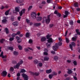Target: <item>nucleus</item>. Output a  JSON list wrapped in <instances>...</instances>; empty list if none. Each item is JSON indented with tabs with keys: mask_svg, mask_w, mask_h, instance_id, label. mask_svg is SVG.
I'll return each mask as SVG.
<instances>
[{
	"mask_svg": "<svg viewBox=\"0 0 80 80\" xmlns=\"http://www.w3.org/2000/svg\"><path fill=\"white\" fill-rule=\"evenodd\" d=\"M52 48L54 51L58 50V43H56L55 45L52 47Z\"/></svg>",
	"mask_w": 80,
	"mask_h": 80,
	"instance_id": "1",
	"label": "nucleus"
},
{
	"mask_svg": "<svg viewBox=\"0 0 80 80\" xmlns=\"http://www.w3.org/2000/svg\"><path fill=\"white\" fill-rule=\"evenodd\" d=\"M16 38L17 39V41H18V40H19V39H20V37H18V36H16Z\"/></svg>",
	"mask_w": 80,
	"mask_h": 80,
	"instance_id": "60",
	"label": "nucleus"
},
{
	"mask_svg": "<svg viewBox=\"0 0 80 80\" xmlns=\"http://www.w3.org/2000/svg\"><path fill=\"white\" fill-rule=\"evenodd\" d=\"M9 12H10V10H8L5 13V15H8V14H9Z\"/></svg>",
	"mask_w": 80,
	"mask_h": 80,
	"instance_id": "24",
	"label": "nucleus"
},
{
	"mask_svg": "<svg viewBox=\"0 0 80 80\" xmlns=\"http://www.w3.org/2000/svg\"><path fill=\"white\" fill-rule=\"evenodd\" d=\"M39 66L40 67H42V66L43 65V64H42V63L41 62H39Z\"/></svg>",
	"mask_w": 80,
	"mask_h": 80,
	"instance_id": "47",
	"label": "nucleus"
},
{
	"mask_svg": "<svg viewBox=\"0 0 80 80\" xmlns=\"http://www.w3.org/2000/svg\"><path fill=\"white\" fill-rule=\"evenodd\" d=\"M57 15H58L59 17H61V16H62V14H61L60 13H58Z\"/></svg>",
	"mask_w": 80,
	"mask_h": 80,
	"instance_id": "62",
	"label": "nucleus"
},
{
	"mask_svg": "<svg viewBox=\"0 0 80 80\" xmlns=\"http://www.w3.org/2000/svg\"><path fill=\"white\" fill-rule=\"evenodd\" d=\"M13 54L14 55H18V52L14 51L13 52Z\"/></svg>",
	"mask_w": 80,
	"mask_h": 80,
	"instance_id": "40",
	"label": "nucleus"
},
{
	"mask_svg": "<svg viewBox=\"0 0 80 80\" xmlns=\"http://www.w3.org/2000/svg\"><path fill=\"white\" fill-rule=\"evenodd\" d=\"M31 17L33 19H35L36 18V16H37V14L35 12H33L31 14Z\"/></svg>",
	"mask_w": 80,
	"mask_h": 80,
	"instance_id": "5",
	"label": "nucleus"
},
{
	"mask_svg": "<svg viewBox=\"0 0 80 80\" xmlns=\"http://www.w3.org/2000/svg\"><path fill=\"white\" fill-rule=\"evenodd\" d=\"M31 75H35V76H38L40 75V73L33 72H30Z\"/></svg>",
	"mask_w": 80,
	"mask_h": 80,
	"instance_id": "6",
	"label": "nucleus"
},
{
	"mask_svg": "<svg viewBox=\"0 0 80 80\" xmlns=\"http://www.w3.org/2000/svg\"><path fill=\"white\" fill-rule=\"evenodd\" d=\"M16 35H17L16 34L13 33L12 34V38H13V37H15V36H16Z\"/></svg>",
	"mask_w": 80,
	"mask_h": 80,
	"instance_id": "41",
	"label": "nucleus"
},
{
	"mask_svg": "<svg viewBox=\"0 0 80 80\" xmlns=\"http://www.w3.org/2000/svg\"><path fill=\"white\" fill-rule=\"evenodd\" d=\"M33 42V41L32 39H29V43H31Z\"/></svg>",
	"mask_w": 80,
	"mask_h": 80,
	"instance_id": "55",
	"label": "nucleus"
},
{
	"mask_svg": "<svg viewBox=\"0 0 80 80\" xmlns=\"http://www.w3.org/2000/svg\"><path fill=\"white\" fill-rule=\"evenodd\" d=\"M22 76L24 80H28V76L27 74L25 73H23L22 74Z\"/></svg>",
	"mask_w": 80,
	"mask_h": 80,
	"instance_id": "4",
	"label": "nucleus"
},
{
	"mask_svg": "<svg viewBox=\"0 0 80 80\" xmlns=\"http://www.w3.org/2000/svg\"><path fill=\"white\" fill-rule=\"evenodd\" d=\"M12 25L15 27H17L18 25V23L17 22H14L12 23Z\"/></svg>",
	"mask_w": 80,
	"mask_h": 80,
	"instance_id": "20",
	"label": "nucleus"
},
{
	"mask_svg": "<svg viewBox=\"0 0 80 80\" xmlns=\"http://www.w3.org/2000/svg\"><path fill=\"white\" fill-rule=\"evenodd\" d=\"M5 30L6 34H8L9 33V31L8 30V28H6Z\"/></svg>",
	"mask_w": 80,
	"mask_h": 80,
	"instance_id": "16",
	"label": "nucleus"
},
{
	"mask_svg": "<svg viewBox=\"0 0 80 80\" xmlns=\"http://www.w3.org/2000/svg\"><path fill=\"white\" fill-rule=\"evenodd\" d=\"M73 63L74 65H77V62L76 61H74L73 62Z\"/></svg>",
	"mask_w": 80,
	"mask_h": 80,
	"instance_id": "38",
	"label": "nucleus"
},
{
	"mask_svg": "<svg viewBox=\"0 0 80 80\" xmlns=\"http://www.w3.org/2000/svg\"><path fill=\"white\" fill-rule=\"evenodd\" d=\"M54 26V25L53 24H51L49 25V27L50 28H52Z\"/></svg>",
	"mask_w": 80,
	"mask_h": 80,
	"instance_id": "46",
	"label": "nucleus"
},
{
	"mask_svg": "<svg viewBox=\"0 0 80 80\" xmlns=\"http://www.w3.org/2000/svg\"><path fill=\"white\" fill-rule=\"evenodd\" d=\"M32 7L33 6H30L29 7V8H28V11H30V10L32 8Z\"/></svg>",
	"mask_w": 80,
	"mask_h": 80,
	"instance_id": "29",
	"label": "nucleus"
},
{
	"mask_svg": "<svg viewBox=\"0 0 80 80\" xmlns=\"http://www.w3.org/2000/svg\"><path fill=\"white\" fill-rule=\"evenodd\" d=\"M51 44H52L51 43H49L48 42L46 43V46L48 48H50V47L51 46Z\"/></svg>",
	"mask_w": 80,
	"mask_h": 80,
	"instance_id": "17",
	"label": "nucleus"
},
{
	"mask_svg": "<svg viewBox=\"0 0 80 80\" xmlns=\"http://www.w3.org/2000/svg\"><path fill=\"white\" fill-rule=\"evenodd\" d=\"M75 43L74 42H72L71 43V44H69V47L70 48H71V50H73V47H75L76 46Z\"/></svg>",
	"mask_w": 80,
	"mask_h": 80,
	"instance_id": "3",
	"label": "nucleus"
},
{
	"mask_svg": "<svg viewBox=\"0 0 80 80\" xmlns=\"http://www.w3.org/2000/svg\"><path fill=\"white\" fill-rule=\"evenodd\" d=\"M42 19V18L40 17H38L37 18L36 20L38 21H41Z\"/></svg>",
	"mask_w": 80,
	"mask_h": 80,
	"instance_id": "13",
	"label": "nucleus"
},
{
	"mask_svg": "<svg viewBox=\"0 0 80 80\" xmlns=\"http://www.w3.org/2000/svg\"><path fill=\"white\" fill-rule=\"evenodd\" d=\"M64 80H70L69 77H68L66 78Z\"/></svg>",
	"mask_w": 80,
	"mask_h": 80,
	"instance_id": "64",
	"label": "nucleus"
},
{
	"mask_svg": "<svg viewBox=\"0 0 80 80\" xmlns=\"http://www.w3.org/2000/svg\"><path fill=\"white\" fill-rule=\"evenodd\" d=\"M12 63H13V64H16L17 63V61H12Z\"/></svg>",
	"mask_w": 80,
	"mask_h": 80,
	"instance_id": "50",
	"label": "nucleus"
},
{
	"mask_svg": "<svg viewBox=\"0 0 80 80\" xmlns=\"http://www.w3.org/2000/svg\"><path fill=\"white\" fill-rule=\"evenodd\" d=\"M50 15H48L47 17V19H46V21H45L46 23L48 24L50 22Z\"/></svg>",
	"mask_w": 80,
	"mask_h": 80,
	"instance_id": "2",
	"label": "nucleus"
},
{
	"mask_svg": "<svg viewBox=\"0 0 80 80\" xmlns=\"http://www.w3.org/2000/svg\"><path fill=\"white\" fill-rule=\"evenodd\" d=\"M46 40H47V39L45 37H43L41 38V42H45V41H46Z\"/></svg>",
	"mask_w": 80,
	"mask_h": 80,
	"instance_id": "12",
	"label": "nucleus"
},
{
	"mask_svg": "<svg viewBox=\"0 0 80 80\" xmlns=\"http://www.w3.org/2000/svg\"><path fill=\"white\" fill-rule=\"evenodd\" d=\"M53 75L52 74H50L49 75V78L50 79H52V77H53Z\"/></svg>",
	"mask_w": 80,
	"mask_h": 80,
	"instance_id": "34",
	"label": "nucleus"
},
{
	"mask_svg": "<svg viewBox=\"0 0 80 80\" xmlns=\"http://www.w3.org/2000/svg\"><path fill=\"white\" fill-rule=\"evenodd\" d=\"M20 16H22V15H23V12H22V11H21L20 12H19Z\"/></svg>",
	"mask_w": 80,
	"mask_h": 80,
	"instance_id": "43",
	"label": "nucleus"
},
{
	"mask_svg": "<svg viewBox=\"0 0 80 80\" xmlns=\"http://www.w3.org/2000/svg\"><path fill=\"white\" fill-rule=\"evenodd\" d=\"M51 2V0H47V2L48 3H50V2Z\"/></svg>",
	"mask_w": 80,
	"mask_h": 80,
	"instance_id": "58",
	"label": "nucleus"
},
{
	"mask_svg": "<svg viewBox=\"0 0 80 80\" xmlns=\"http://www.w3.org/2000/svg\"><path fill=\"white\" fill-rule=\"evenodd\" d=\"M8 49L11 51H13V48L12 47H8Z\"/></svg>",
	"mask_w": 80,
	"mask_h": 80,
	"instance_id": "33",
	"label": "nucleus"
},
{
	"mask_svg": "<svg viewBox=\"0 0 80 80\" xmlns=\"http://www.w3.org/2000/svg\"><path fill=\"white\" fill-rule=\"evenodd\" d=\"M72 41H74V42H75V41H77V38H74V37H73L72 38Z\"/></svg>",
	"mask_w": 80,
	"mask_h": 80,
	"instance_id": "30",
	"label": "nucleus"
},
{
	"mask_svg": "<svg viewBox=\"0 0 80 80\" xmlns=\"http://www.w3.org/2000/svg\"><path fill=\"white\" fill-rule=\"evenodd\" d=\"M34 25L35 27H39L41 25V23H36L34 24Z\"/></svg>",
	"mask_w": 80,
	"mask_h": 80,
	"instance_id": "11",
	"label": "nucleus"
},
{
	"mask_svg": "<svg viewBox=\"0 0 80 80\" xmlns=\"http://www.w3.org/2000/svg\"><path fill=\"white\" fill-rule=\"evenodd\" d=\"M77 11L78 12H80V8H77Z\"/></svg>",
	"mask_w": 80,
	"mask_h": 80,
	"instance_id": "63",
	"label": "nucleus"
},
{
	"mask_svg": "<svg viewBox=\"0 0 80 80\" xmlns=\"http://www.w3.org/2000/svg\"><path fill=\"white\" fill-rule=\"evenodd\" d=\"M15 10L17 12H20V9H19V8L18 7H16L15 8Z\"/></svg>",
	"mask_w": 80,
	"mask_h": 80,
	"instance_id": "23",
	"label": "nucleus"
},
{
	"mask_svg": "<svg viewBox=\"0 0 80 80\" xmlns=\"http://www.w3.org/2000/svg\"><path fill=\"white\" fill-rule=\"evenodd\" d=\"M45 61H48L49 60V58L48 57H45L44 58Z\"/></svg>",
	"mask_w": 80,
	"mask_h": 80,
	"instance_id": "25",
	"label": "nucleus"
},
{
	"mask_svg": "<svg viewBox=\"0 0 80 80\" xmlns=\"http://www.w3.org/2000/svg\"><path fill=\"white\" fill-rule=\"evenodd\" d=\"M54 59L55 60H58V57L57 56H56L54 57Z\"/></svg>",
	"mask_w": 80,
	"mask_h": 80,
	"instance_id": "42",
	"label": "nucleus"
},
{
	"mask_svg": "<svg viewBox=\"0 0 80 80\" xmlns=\"http://www.w3.org/2000/svg\"><path fill=\"white\" fill-rule=\"evenodd\" d=\"M65 15H68V11H66L65 12Z\"/></svg>",
	"mask_w": 80,
	"mask_h": 80,
	"instance_id": "57",
	"label": "nucleus"
},
{
	"mask_svg": "<svg viewBox=\"0 0 80 80\" xmlns=\"http://www.w3.org/2000/svg\"><path fill=\"white\" fill-rule=\"evenodd\" d=\"M48 43H53V40H52V38H50L48 40Z\"/></svg>",
	"mask_w": 80,
	"mask_h": 80,
	"instance_id": "9",
	"label": "nucleus"
},
{
	"mask_svg": "<svg viewBox=\"0 0 80 80\" xmlns=\"http://www.w3.org/2000/svg\"><path fill=\"white\" fill-rule=\"evenodd\" d=\"M28 58L29 60H32L33 59V57H28Z\"/></svg>",
	"mask_w": 80,
	"mask_h": 80,
	"instance_id": "54",
	"label": "nucleus"
},
{
	"mask_svg": "<svg viewBox=\"0 0 80 80\" xmlns=\"http://www.w3.org/2000/svg\"><path fill=\"white\" fill-rule=\"evenodd\" d=\"M2 77H6L7 75V72L5 71H4L1 73Z\"/></svg>",
	"mask_w": 80,
	"mask_h": 80,
	"instance_id": "7",
	"label": "nucleus"
},
{
	"mask_svg": "<svg viewBox=\"0 0 80 80\" xmlns=\"http://www.w3.org/2000/svg\"><path fill=\"white\" fill-rule=\"evenodd\" d=\"M17 76L18 77H20V73H18L17 74Z\"/></svg>",
	"mask_w": 80,
	"mask_h": 80,
	"instance_id": "61",
	"label": "nucleus"
},
{
	"mask_svg": "<svg viewBox=\"0 0 80 80\" xmlns=\"http://www.w3.org/2000/svg\"><path fill=\"white\" fill-rule=\"evenodd\" d=\"M33 62L35 64H37L38 63V61L37 60H34Z\"/></svg>",
	"mask_w": 80,
	"mask_h": 80,
	"instance_id": "56",
	"label": "nucleus"
},
{
	"mask_svg": "<svg viewBox=\"0 0 80 80\" xmlns=\"http://www.w3.org/2000/svg\"><path fill=\"white\" fill-rule=\"evenodd\" d=\"M18 48L20 50H22V47L20 45H18Z\"/></svg>",
	"mask_w": 80,
	"mask_h": 80,
	"instance_id": "35",
	"label": "nucleus"
},
{
	"mask_svg": "<svg viewBox=\"0 0 80 80\" xmlns=\"http://www.w3.org/2000/svg\"><path fill=\"white\" fill-rule=\"evenodd\" d=\"M11 20L12 22H13V21H14V18L13 17H12L11 18Z\"/></svg>",
	"mask_w": 80,
	"mask_h": 80,
	"instance_id": "53",
	"label": "nucleus"
},
{
	"mask_svg": "<svg viewBox=\"0 0 80 80\" xmlns=\"http://www.w3.org/2000/svg\"><path fill=\"white\" fill-rule=\"evenodd\" d=\"M43 20L42 21V22L43 23H44L45 22V21H46V20H47V17H43Z\"/></svg>",
	"mask_w": 80,
	"mask_h": 80,
	"instance_id": "18",
	"label": "nucleus"
},
{
	"mask_svg": "<svg viewBox=\"0 0 80 80\" xmlns=\"http://www.w3.org/2000/svg\"><path fill=\"white\" fill-rule=\"evenodd\" d=\"M20 33H21V32L20 31H18L17 33H16V35H20Z\"/></svg>",
	"mask_w": 80,
	"mask_h": 80,
	"instance_id": "52",
	"label": "nucleus"
},
{
	"mask_svg": "<svg viewBox=\"0 0 80 80\" xmlns=\"http://www.w3.org/2000/svg\"><path fill=\"white\" fill-rule=\"evenodd\" d=\"M76 32L77 33V35H80V32H79V29H77L76 30Z\"/></svg>",
	"mask_w": 80,
	"mask_h": 80,
	"instance_id": "21",
	"label": "nucleus"
},
{
	"mask_svg": "<svg viewBox=\"0 0 80 80\" xmlns=\"http://www.w3.org/2000/svg\"><path fill=\"white\" fill-rule=\"evenodd\" d=\"M68 74H71V73H72V70L68 69Z\"/></svg>",
	"mask_w": 80,
	"mask_h": 80,
	"instance_id": "19",
	"label": "nucleus"
},
{
	"mask_svg": "<svg viewBox=\"0 0 80 80\" xmlns=\"http://www.w3.org/2000/svg\"><path fill=\"white\" fill-rule=\"evenodd\" d=\"M52 75H53H53H57V72H53Z\"/></svg>",
	"mask_w": 80,
	"mask_h": 80,
	"instance_id": "49",
	"label": "nucleus"
},
{
	"mask_svg": "<svg viewBox=\"0 0 80 80\" xmlns=\"http://www.w3.org/2000/svg\"><path fill=\"white\" fill-rule=\"evenodd\" d=\"M74 6L75 7H78V4L77 2L74 3Z\"/></svg>",
	"mask_w": 80,
	"mask_h": 80,
	"instance_id": "28",
	"label": "nucleus"
},
{
	"mask_svg": "<svg viewBox=\"0 0 80 80\" xmlns=\"http://www.w3.org/2000/svg\"><path fill=\"white\" fill-rule=\"evenodd\" d=\"M20 64L19 63H17L16 65H14L13 66L14 68V69H16V68H17V69H18L19 68V67H20Z\"/></svg>",
	"mask_w": 80,
	"mask_h": 80,
	"instance_id": "8",
	"label": "nucleus"
},
{
	"mask_svg": "<svg viewBox=\"0 0 80 80\" xmlns=\"http://www.w3.org/2000/svg\"><path fill=\"white\" fill-rule=\"evenodd\" d=\"M3 56V52H2L1 54L0 55V57H2Z\"/></svg>",
	"mask_w": 80,
	"mask_h": 80,
	"instance_id": "44",
	"label": "nucleus"
},
{
	"mask_svg": "<svg viewBox=\"0 0 80 80\" xmlns=\"http://www.w3.org/2000/svg\"><path fill=\"white\" fill-rule=\"evenodd\" d=\"M4 19L2 20V23H6L7 22V18L6 17H4Z\"/></svg>",
	"mask_w": 80,
	"mask_h": 80,
	"instance_id": "10",
	"label": "nucleus"
},
{
	"mask_svg": "<svg viewBox=\"0 0 80 80\" xmlns=\"http://www.w3.org/2000/svg\"><path fill=\"white\" fill-rule=\"evenodd\" d=\"M23 63V60H21L18 63H19L20 65H22V64Z\"/></svg>",
	"mask_w": 80,
	"mask_h": 80,
	"instance_id": "32",
	"label": "nucleus"
},
{
	"mask_svg": "<svg viewBox=\"0 0 80 80\" xmlns=\"http://www.w3.org/2000/svg\"><path fill=\"white\" fill-rule=\"evenodd\" d=\"M69 23L71 25H73V22L72 20L71 21L69 22Z\"/></svg>",
	"mask_w": 80,
	"mask_h": 80,
	"instance_id": "37",
	"label": "nucleus"
},
{
	"mask_svg": "<svg viewBox=\"0 0 80 80\" xmlns=\"http://www.w3.org/2000/svg\"><path fill=\"white\" fill-rule=\"evenodd\" d=\"M5 42V39H2L0 40V43H3V42Z\"/></svg>",
	"mask_w": 80,
	"mask_h": 80,
	"instance_id": "26",
	"label": "nucleus"
},
{
	"mask_svg": "<svg viewBox=\"0 0 80 80\" xmlns=\"http://www.w3.org/2000/svg\"><path fill=\"white\" fill-rule=\"evenodd\" d=\"M13 70H14V69H13V67H11V68H10V71L13 72Z\"/></svg>",
	"mask_w": 80,
	"mask_h": 80,
	"instance_id": "39",
	"label": "nucleus"
},
{
	"mask_svg": "<svg viewBox=\"0 0 80 80\" xmlns=\"http://www.w3.org/2000/svg\"><path fill=\"white\" fill-rule=\"evenodd\" d=\"M25 10L26 9H22V10L21 11H22V12L23 13H25Z\"/></svg>",
	"mask_w": 80,
	"mask_h": 80,
	"instance_id": "45",
	"label": "nucleus"
},
{
	"mask_svg": "<svg viewBox=\"0 0 80 80\" xmlns=\"http://www.w3.org/2000/svg\"><path fill=\"white\" fill-rule=\"evenodd\" d=\"M54 14H56V15H57V14L58 13V11H57L55 10L54 12Z\"/></svg>",
	"mask_w": 80,
	"mask_h": 80,
	"instance_id": "59",
	"label": "nucleus"
},
{
	"mask_svg": "<svg viewBox=\"0 0 80 80\" xmlns=\"http://www.w3.org/2000/svg\"><path fill=\"white\" fill-rule=\"evenodd\" d=\"M66 42H67V43H68L70 42V41H69V39L68 38H66Z\"/></svg>",
	"mask_w": 80,
	"mask_h": 80,
	"instance_id": "31",
	"label": "nucleus"
},
{
	"mask_svg": "<svg viewBox=\"0 0 80 80\" xmlns=\"http://www.w3.org/2000/svg\"><path fill=\"white\" fill-rule=\"evenodd\" d=\"M17 41L18 43H21V42H22V39L20 38Z\"/></svg>",
	"mask_w": 80,
	"mask_h": 80,
	"instance_id": "36",
	"label": "nucleus"
},
{
	"mask_svg": "<svg viewBox=\"0 0 80 80\" xmlns=\"http://www.w3.org/2000/svg\"><path fill=\"white\" fill-rule=\"evenodd\" d=\"M58 46L59 45V46H61V45H62V42H59V43H58Z\"/></svg>",
	"mask_w": 80,
	"mask_h": 80,
	"instance_id": "51",
	"label": "nucleus"
},
{
	"mask_svg": "<svg viewBox=\"0 0 80 80\" xmlns=\"http://www.w3.org/2000/svg\"><path fill=\"white\" fill-rule=\"evenodd\" d=\"M14 40V38H9L10 41H13Z\"/></svg>",
	"mask_w": 80,
	"mask_h": 80,
	"instance_id": "48",
	"label": "nucleus"
},
{
	"mask_svg": "<svg viewBox=\"0 0 80 80\" xmlns=\"http://www.w3.org/2000/svg\"><path fill=\"white\" fill-rule=\"evenodd\" d=\"M16 2L18 3H20L23 2V0H16Z\"/></svg>",
	"mask_w": 80,
	"mask_h": 80,
	"instance_id": "14",
	"label": "nucleus"
},
{
	"mask_svg": "<svg viewBox=\"0 0 80 80\" xmlns=\"http://www.w3.org/2000/svg\"><path fill=\"white\" fill-rule=\"evenodd\" d=\"M26 37L27 38L30 37V34L28 32H27L26 34Z\"/></svg>",
	"mask_w": 80,
	"mask_h": 80,
	"instance_id": "27",
	"label": "nucleus"
},
{
	"mask_svg": "<svg viewBox=\"0 0 80 80\" xmlns=\"http://www.w3.org/2000/svg\"><path fill=\"white\" fill-rule=\"evenodd\" d=\"M26 72V70L24 69H21L20 73H25Z\"/></svg>",
	"mask_w": 80,
	"mask_h": 80,
	"instance_id": "22",
	"label": "nucleus"
},
{
	"mask_svg": "<svg viewBox=\"0 0 80 80\" xmlns=\"http://www.w3.org/2000/svg\"><path fill=\"white\" fill-rule=\"evenodd\" d=\"M52 69H50L49 70H46V73H50L52 72Z\"/></svg>",
	"mask_w": 80,
	"mask_h": 80,
	"instance_id": "15",
	"label": "nucleus"
}]
</instances>
